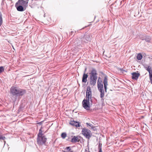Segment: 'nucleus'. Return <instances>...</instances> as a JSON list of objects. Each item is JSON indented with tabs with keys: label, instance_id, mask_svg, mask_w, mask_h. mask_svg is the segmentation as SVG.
Instances as JSON below:
<instances>
[{
	"label": "nucleus",
	"instance_id": "12",
	"mask_svg": "<svg viewBox=\"0 0 152 152\" xmlns=\"http://www.w3.org/2000/svg\"><path fill=\"white\" fill-rule=\"evenodd\" d=\"M132 78L134 80H137L138 78L139 77L140 75L139 73H137L134 72L132 73Z\"/></svg>",
	"mask_w": 152,
	"mask_h": 152
},
{
	"label": "nucleus",
	"instance_id": "13",
	"mask_svg": "<svg viewBox=\"0 0 152 152\" xmlns=\"http://www.w3.org/2000/svg\"><path fill=\"white\" fill-rule=\"evenodd\" d=\"M91 39V36L88 35H86L84 38H83V40L85 42H87L88 41H89Z\"/></svg>",
	"mask_w": 152,
	"mask_h": 152
},
{
	"label": "nucleus",
	"instance_id": "4",
	"mask_svg": "<svg viewBox=\"0 0 152 152\" xmlns=\"http://www.w3.org/2000/svg\"><path fill=\"white\" fill-rule=\"evenodd\" d=\"M47 138L45 135L38 136L37 142L39 145H42L45 144L47 140Z\"/></svg>",
	"mask_w": 152,
	"mask_h": 152
},
{
	"label": "nucleus",
	"instance_id": "21",
	"mask_svg": "<svg viewBox=\"0 0 152 152\" xmlns=\"http://www.w3.org/2000/svg\"><path fill=\"white\" fill-rule=\"evenodd\" d=\"M66 136V134L65 132L62 133L61 134V137L63 139H65Z\"/></svg>",
	"mask_w": 152,
	"mask_h": 152
},
{
	"label": "nucleus",
	"instance_id": "19",
	"mask_svg": "<svg viewBox=\"0 0 152 152\" xmlns=\"http://www.w3.org/2000/svg\"><path fill=\"white\" fill-rule=\"evenodd\" d=\"M142 55L140 53H139L137 56V59L138 60H140L142 59Z\"/></svg>",
	"mask_w": 152,
	"mask_h": 152
},
{
	"label": "nucleus",
	"instance_id": "1",
	"mask_svg": "<svg viewBox=\"0 0 152 152\" xmlns=\"http://www.w3.org/2000/svg\"><path fill=\"white\" fill-rule=\"evenodd\" d=\"M10 91L13 96H22L26 93L25 90L13 86L11 88Z\"/></svg>",
	"mask_w": 152,
	"mask_h": 152
},
{
	"label": "nucleus",
	"instance_id": "8",
	"mask_svg": "<svg viewBox=\"0 0 152 152\" xmlns=\"http://www.w3.org/2000/svg\"><path fill=\"white\" fill-rule=\"evenodd\" d=\"M28 2L25 1L23 0H19L15 4V6L18 5H21L22 6L25 7L27 4Z\"/></svg>",
	"mask_w": 152,
	"mask_h": 152
},
{
	"label": "nucleus",
	"instance_id": "3",
	"mask_svg": "<svg viewBox=\"0 0 152 152\" xmlns=\"http://www.w3.org/2000/svg\"><path fill=\"white\" fill-rule=\"evenodd\" d=\"M92 103V100L86 99H84L83 101V105L84 108L87 110H90V104Z\"/></svg>",
	"mask_w": 152,
	"mask_h": 152
},
{
	"label": "nucleus",
	"instance_id": "32",
	"mask_svg": "<svg viewBox=\"0 0 152 152\" xmlns=\"http://www.w3.org/2000/svg\"><path fill=\"white\" fill-rule=\"evenodd\" d=\"M79 137V136H77L76 138H77V142H78V137Z\"/></svg>",
	"mask_w": 152,
	"mask_h": 152
},
{
	"label": "nucleus",
	"instance_id": "7",
	"mask_svg": "<svg viewBox=\"0 0 152 152\" xmlns=\"http://www.w3.org/2000/svg\"><path fill=\"white\" fill-rule=\"evenodd\" d=\"M141 39L143 40H145L146 42H150L151 40V37L145 34H144L142 36L140 37Z\"/></svg>",
	"mask_w": 152,
	"mask_h": 152
},
{
	"label": "nucleus",
	"instance_id": "11",
	"mask_svg": "<svg viewBox=\"0 0 152 152\" xmlns=\"http://www.w3.org/2000/svg\"><path fill=\"white\" fill-rule=\"evenodd\" d=\"M15 7L18 11H23L26 10V8L22 6L21 5H18L16 6H15Z\"/></svg>",
	"mask_w": 152,
	"mask_h": 152
},
{
	"label": "nucleus",
	"instance_id": "16",
	"mask_svg": "<svg viewBox=\"0 0 152 152\" xmlns=\"http://www.w3.org/2000/svg\"><path fill=\"white\" fill-rule=\"evenodd\" d=\"M100 93V97L101 99V100H104L103 97L104 96V91L103 90V89H98Z\"/></svg>",
	"mask_w": 152,
	"mask_h": 152
},
{
	"label": "nucleus",
	"instance_id": "15",
	"mask_svg": "<svg viewBox=\"0 0 152 152\" xmlns=\"http://www.w3.org/2000/svg\"><path fill=\"white\" fill-rule=\"evenodd\" d=\"M88 75L87 74L84 73L83 76L82 82L83 83H86L87 81V78Z\"/></svg>",
	"mask_w": 152,
	"mask_h": 152
},
{
	"label": "nucleus",
	"instance_id": "24",
	"mask_svg": "<svg viewBox=\"0 0 152 152\" xmlns=\"http://www.w3.org/2000/svg\"><path fill=\"white\" fill-rule=\"evenodd\" d=\"M149 77L151 83L152 84V73L149 74Z\"/></svg>",
	"mask_w": 152,
	"mask_h": 152
},
{
	"label": "nucleus",
	"instance_id": "17",
	"mask_svg": "<svg viewBox=\"0 0 152 152\" xmlns=\"http://www.w3.org/2000/svg\"><path fill=\"white\" fill-rule=\"evenodd\" d=\"M86 124L88 127V126H89L91 127V129H92L94 131H95L96 130L95 127L92 124H91L90 123H87Z\"/></svg>",
	"mask_w": 152,
	"mask_h": 152
},
{
	"label": "nucleus",
	"instance_id": "27",
	"mask_svg": "<svg viewBox=\"0 0 152 152\" xmlns=\"http://www.w3.org/2000/svg\"><path fill=\"white\" fill-rule=\"evenodd\" d=\"M120 70L123 73H124V72H126V71L125 70H124L122 69H120Z\"/></svg>",
	"mask_w": 152,
	"mask_h": 152
},
{
	"label": "nucleus",
	"instance_id": "30",
	"mask_svg": "<svg viewBox=\"0 0 152 152\" xmlns=\"http://www.w3.org/2000/svg\"><path fill=\"white\" fill-rule=\"evenodd\" d=\"M67 91V89H64L62 90V91H64V92H66Z\"/></svg>",
	"mask_w": 152,
	"mask_h": 152
},
{
	"label": "nucleus",
	"instance_id": "2",
	"mask_svg": "<svg viewBox=\"0 0 152 152\" xmlns=\"http://www.w3.org/2000/svg\"><path fill=\"white\" fill-rule=\"evenodd\" d=\"M90 74V84L91 86H94L95 85L97 79V73L96 69L93 68Z\"/></svg>",
	"mask_w": 152,
	"mask_h": 152
},
{
	"label": "nucleus",
	"instance_id": "10",
	"mask_svg": "<svg viewBox=\"0 0 152 152\" xmlns=\"http://www.w3.org/2000/svg\"><path fill=\"white\" fill-rule=\"evenodd\" d=\"M103 84L104 85V88L105 92H107V86L108 85L107 79L106 76L104 77L103 80Z\"/></svg>",
	"mask_w": 152,
	"mask_h": 152
},
{
	"label": "nucleus",
	"instance_id": "23",
	"mask_svg": "<svg viewBox=\"0 0 152 152\" xmlns=\"http://www.w3.org/2000/svg\"><path fill=\"white\" fill-rule=\"evenodd\" d=\"M71 142H76V136H74L73 138H72L71 140Z\"/></svg>",
	"mask_w": 152,
	"mask_h": 152
},
{
	"label": "nucleus",
	"instance_id": "26",
	"mask_svg": "<svg viewBox=\"0 0 152 152\" xmlns=\"http://www.w3.org/2000/svg\"><path fill=\"white\" fill-rule=\"evenodd\" d=\"M80 126L82 127L80 125V123L79 122L77 121V128L80 127Z\"/></svg>",
	"mask_w": 152,
	"mask_h": 152
},
{
	"label": "nucleus",
	"instance_id": "6",
	"mask_svg": "<svg viewBox=\"0 0 152 152\" xmlns=\"http://www.w3.org/2000/svg\"><path fill=\"white\" fill-rule=\"evenodd\" d=\"M91 91L90 86H88L87 88V91L86 94V99L92 100L91 98Z\"/></svg>",
	"mask_w": 152,
	"mask_h": 152
},
{
	"label": "nucleus",
	"instance_id": "22",
	"mask_svg": "<svg viewBox=\"0 0 152 152\" xmlns=\"http://www.w3.org/2000/svg\"><path fill=\"white\" fill-rule=\"evenodd\" d=\"M3 23V20L2 15L1 13H0V26Z\"/></svg>",
	"mask_w": 152,
	"mask_h": 152
},
{
	"label": "nucleus",
	"instance_id": "20",
	"mask_svg": "<svg viewBox=\"0 0 152 152\" xmlns=\"http://www.w3.org/2000/svg\"><path fill=\"white\" fill-rule=\"evenodd\" d=\"M42 130L41 128L39 130V132L37 134L38 136H41L44 135L42 133Z\"/></svg>",
	"mask_w": 152,
	"mask_h": 152
},
{
	"label": "nucleus",
	"instance_id": "14",
	"mask_svg": "<svg viewBox=\"0 0 152 152\" xmlns=\"http://www.w3.org/2000/svg\"><path fill=\"white\" fill-rule=\"evenodd\" d=\"M144 66L145 69L148 72L149 74L152 73V70H151V67L150 66L145 65Z\"/></svg>",
	"mask_w": 152,
	"mask_h": 152
},
{
	"label": "nucleus",
	"instance_id": "33",
	"mask_svg": "<svg viewBox=\"0 0 152 152\" xmlns=\"http://www.w3.org/2000/svg\"><path fill=\"white\" fill-rule=\"evenodd\" d=\"M4 143H5V142H5V141H4Z\"/></svg>",
	"mask_w": 152,
	"mask_h": 152
},
{
	"label": "nucleus",
	"instance_id": "29",
	"mask_svg": "<svg viewBox=\"0 0 152 152\" xmlns=\"http://www.w3.org/2000/svg\"><path fill=\"white\" fill-rule=\"evenodd\" d=\"M85 152H90V151H89V148H88V149H85Z\"/></svg>",
	"mask_w": 152,
	"mask_h": 152
},
{
	"label": "nucleus",
	"instance_id": "9",
	"mask_svg": "<svg viewBox=\"0 0 152 152\" xmlns=\"http://www.w3.org/2000/svg\"><path fill=\"white\" fill-rule=\"evenodd\" d=\"M97 87L98 89H103V85L102 82L100 77H99L98 79L97 82Z\"/></svg>",
	"mask_w": 152,
	"mask_h": 152
},
{
	"label": "nucleus",
	"instance_id": "25",
	"mask_svg": "<svg viewBox=\"0 0 152 152\" xmlns=\"http://www.w3.org/2000/svg\"><path fill=\"white\" fill-rule=\"evenodd\" d=\"M65 149L66 150V151H70V152H72L73 151H72V150L70 148V147H66Z\"/></svg>",
	"mask_w": 152,
	"mask_h": 152
},
{
	"label": "nucleus",
	"instance_id": "5",
	"mask_svg": "<svg viewBox=\"0 0 152 152\" xmlns=\"http://www.w3.org/2000/svg\"><path fill=\"white\" fill-rule=\"evenodd\" d=\"M82 132L83 134L86 138L89 139L91 136V132L89 130L83 128L82 129Z\"/></svg>",
	"mask_w": 152,
	"mask_h": 152
},
{
	"label": "nucleus",
	"instance_id": "28",
	"mask_svg": "<svg viewBox=\"0 0 152 152\" xmlns=\"http://www.w3.org/2000/svg\"><path fill=\"white\" fill-rule=\"evenodd\" d=\"M100 148L102 149V144H100V143H99V148Z\"/></svg>",
	"mask_w": 152,
	"mask_h": 152
},
{
	"label": "nucleus",
	"instance_id": "18",
	"mask_svg": "<svg viewBox=\"0 0 152 152\" xmlns=\"http://www.w3.org/2000/svg\"><path fill=\"white\" fill-rule=\"evenodd\" d=\"M69 124L72 126H76V121H74L73 119L71 120Z\"/></svg>",
	"mask_w": 152,
	"mask_h": 152
},
{
	"label": "nucleus",
	"instance_id": "31",
	"mask_svg": "<svg viewBox=\"0 0 152 152\" xmlns=\"http://www.w3.org/2000/svg\"><path fill=\"white\" fill-rule=\"evenodd\" d=\"M99 152H102V149H101V148H99Z\"/></svg>",
	"mask_w": 152,
	"mask_h": 152
}]
</instances>
